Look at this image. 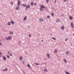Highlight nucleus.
Instances as JSON below:
<instances>
[{"mask_svg":"<svg viewBox=\"0 0 74 74\" xmlns=\"http://www.w3.org/2000/svg\"><path fill=\"white\" fill-rule=\"evenodd\" d=\"M19 59L20 60H23V58L22 57H21L19 58Z\"/></svg>","mask_w":74,"mask_h":74,"instance_id":"nucleus-8","label":"nucleus"},{"mask_svg":"<svg viewBox=\"0 0 74 74\" xmlns=\"http://www.w3.org/2000/svg\"><path fill=\"white\" fill-rule=\"evenodd\" d=\"M34 64H36V65H39V64H38L35 63Z\"/></svg>","mask_w":74,"mask_h":74,"instance_id":"nucleus-32","label":"nucleus"},{"mask_svg":"<svg viewBox=\"0 0 74 74\" xmlns=\"http://www.w3.org/2000/svg\"><path fill=\"white\" fill-rule=\"evenodd\" d=\"M52 38L54 40H56V38Z\"/></svg>","mask_w":74,"mask_h":74,"instance_id":"nucleus-26","label":"nucleus"},{"mask_svg":"<svg viewBox=\"0 0 74 74\" xmlns=\"http://www.w3.org/2000/svg\"><path fill=\"white\" fill-rule=\"evenodd\" d=\"M69 18L70 20H73V17L72 16H70Z\"/></svg>","mask_w":74,"mask_h":74,"instance_id":"nucleus-10","label":"nucleus"},{"mask_svg":"<svg viewBox=\"0 0 74 74\" xmlns=\"http://www.w3.org/2000/svg\"><path fill=\"white\" fill-rule=\"evenodd\" d=\"M11 22L12 25H14V21H11Z\"/></svg>","mask_w":74,"mask_h":74,"instance_id":"nucleus-15","label":"nucleus"},{"mask_svg":"<svg viewBox=\"0 0 74 74\" xmlns=\"http://www.w3.org/2000/svg\"><path fill=\"white\" fill-rule=\"evenodd\" d=\"M47 18H50V17L49 16H47Z\"/></svg>","mask_w":74,"mask_h":74,"instance_id":"nucleus-33","label":"nucleus"},{"mask_svg":"<svg viewBox=\"0 0 74 74\" xmlns=\"http://www.w3.org/2000/svg\"><path fill=\"white\" fill-rule=\"evenodd\" d=\"M64 62L66 63H67V60H66L64 59Z\"/></svg>","mask_w":74,"mask_h":74,"instance_id":"nucleus-21","label":"nucleus"},{"mask_svg":"<svg viewBox=\"0 0 74 74\" xmlns=\"http://www.w3.org/2000/svg\"><path fill=\"white\" fill-rule=\"evenodd\" d=\"M23 6L24 7H26V4H23Z\"/></svg>","mask_w":74,"mask_h":74,"instance_id":"nucleus-12","label":"nucleus"},{"mask_svg":"<svg viewBox=\"0 0 74 74\" xmlns=\"http://www.w3.org/2000/svg\"><path fill=\"white\" fill-rule=\"evenodd\" d=\"M29 36L30 37L32 36H31V35H30V34H29Z\"/></svg>","mask_w":74,"mask_h":74,"instance_id":"nucleus-31","label":"nucleus"},{"mask_svg":"<svg viewBox=\"0 0 74 74\" xmlns=\"http://www.w3.org/2000/svg\"><path fill=\"white\" fill-rule=\"evenodd\" d=\"M44 71L45 72H47V69H44Z\"/></svg>","mask_w":74,"mask_h":74,"instance_id":"nucleus-22","label":"nucleus"},{"mask_svg":"<svg viewBox=\"0 0 74 74\" xmlns=\"http://www.w3.org/2000/svg\"><path fill=\"white\" fill-rule=\"evenodd\" d=\"M33 0L34 1V0Z\"/></svg>","mask_w":74,"mask_h":74,"instance_id":"nucleus-48","label":"nucleus"},{"mask_svg":"<svg viewBox=\"0 0 74 74\" xmlns=\"http://www.w3.org/2000/svg\"><path fill=\"white\" fill-rule=\"evenodd\" d=\"M24 74H25V73H24Z\"/></svg>","mask_w":74,"mask_h":74,"instance_id":"nucleus-47","label":"nucleus"},{"mask_svg":"<svg viewBox=\"0 0 74 74\" xmlns=\"http://www.w3.org/2000/svg\"><path fill=\"white\" fill-rule=\"evenodd\" d=\"M3 59L4 60H7V59L4 56H3Z\"/></svg>","mask_w":74,"mask_h":74,"instance_id":"nucleus-6","label":"nucleus"},{"mask_svg":"<svg viewBox=\"0 0 74 74\" xmlns=\"http://www.w3.org/2000/svg\"><path fill=\"white\" fill-rule=\"evenodd\" d=\"M19 9V6H18L17 7H16V10H18Z\"/></svg>","mask_w":74,"mask_h":74,"instance_id":"nucleus-9","label":"nucleus"},{"mask_svg":"<svg viewBox=\"0 0 74 74\" xmlns=\"http://www.w3.org/2000/svg\"><path fill=\"white\" fill-rule=\"evenodd\" d=\"M47 56L48 57V58H49V54H47Z\"/></svg>","mask_w":74,"mask_h":74,"instance_id":"nucleus-23","label":"nucleus"},{"mask_svg":"<svg viewBox=\"0 0 74 74\" xmlns=\"http://www.w3.org/2000/svg\"><path fill=\"white\" fill-rule=\"evenodd\" d=\"M11 4L12 5V4H13V3L11 2Z\"/></svg>","mask_w":74,"mask_h":74,"instance_id":"nucleus-38","label":"nucleus"},{"mask_svg":"<svg viewBox=\"0 0 74 74\" xmlns=\"http://www.w3.org/2000/svg\"><path fill=\"white\" fill-rule=\"evenodd\" d=\"M7 25L8 26H10V22H8Z\"/></svg>","mask_w":74,"mask_h":74,"instance_id":"nucleus-24","label":"nucleus"},{"mask_svg":"<svg viewBox=\"0 0 74 74\" xmlns=\"http://www.w3.org/2000/svg\"><path fill=\"white\" fill-rule=\"evenodd\" d=\"M62 16H63V14H62Z\"/></svg>","mask_w":74,"mask_h":74,"instance_id":"nucleus-46","label":"nucleus"},{"mask_svg":"<svg viewBox=\"0 0 74 74\" xmlns=\"http://www.w3.org/2000/svg\"><path fill=\"white\" fill-rule=\"evenodd\" d=\"M21 4V1L18 0V6L19 7V5H20Z\"/></svg>","mask_w":74,"mask_h":74,"instance_id":"nucleus-3","label":"nucleus"},{"mask_svg":"<svg viewBox=\"0 0 74 74\" xmlns=\"http://www.w3.org/2000/svg\"><path fill=\"white\" fill-rule=\"evenodd\" d=\"M3 71H7V70H8V69H7V68H6L5 69H3Z\"/></svg>","mask_w":74,"mask_h":74,"instance_id":"nucleus-14","label":"nucleus"},{"mask_svg":"<svg viewBox=\"0 0 74 74\" xmlns=\"http://www.w3.org/2000/svg\"><path fill=\"white\" fill-rule=\"evenodd\" d=\"M51 15H52V16H53L54 14H53V13H51Z\"/></svg>","mask_w":74,"mask_h":74,"instance_id":"nucleus-28","label":"nucleus"},{"mask_svg":"<svg viewBox=\"0 0 74 74\" xmlns=\"http://www.w3.org/2000/svg\"><path fill=\"white\" fill-rule=\"evenodd\" d=\"M34 4V3H33V2H32L31 3V5H33Z\"/></svg>","mask_w":74,"mask_h":74,"instance_id":"nucleus-16","label":"nucleus"},{"mask_svg":"<svg viewBox=\"0 0 74 74\" xmlns=\"http://www.w3.org/2000/svg\"><path fill=\"white\" fill-rule=\"evenodd\" d=\"M61 29L62 30H64V26H62L61 27Z\"/></svg>","mask_w":74,"mask_h":74,"instance_id":"nucleus-11","label":"nucleus"},{"mask_svg":"<svg viewBox=\"0 0 74 74\" xmlns=\"http://www.w3.org/2000/svg\"><path fill=\"white\" fill-rule=\"evenodd\" d=\"M64 2H66V0H64Z\"/></svg>","mask_w":74,"mask_h":74,"instance_id":"nucleus-41","label":"nucleus"},{"mask_svg":"<svg viewBox=\"0 0 74 74\" xmlns=\"http://www.w3.org/2000/svg\"><path fill=\"white\" fill-rule=\"evenodd\" d=\"M41 41L42 42H43V40H42Z\"/></svg>","mask_w":74,"mask_h":74,"instance_id":"nucleus-43","label":"nucleus"},{"mask_svg":"<svg viewBox=\"0 0 74 74\" xmlns=\"http://www.w3.org/2000/svg\"><path fill=\"white\" fill-rule=\"evenodd\" d=\"M66 73L67 74H70V73L68 72L67 71H66Z\"/></svg>","mask_w":74,"mask_h":74,"instance_id":"nucleus-29","label":"nucleus"},{"mask_svg":"<svg viewBox=\"0 0 74 74\" xmlns=\"http://www.w3.org/2000/svg\"><path fill=\"white\" fill-rule=\"evenodd\" d=\"M10 34H13V32H10Z\"/></svg>","mask_w":74,"mask_h":74,"instance_id":"nucleus-20","label":"nucleus"},{"mask_svg":"<svg viewBox=\"0 0 74 74\" xmlns=\"http://www.w3.org/2000/svg\"><path fill=\"white\" fill-rule=\"evenodd\" d=\"M0 55H1V53L0 52Z\"/></svg>","mask_w":74,"mask_h":74,"instance_id":"nucleus-44","label":"nucleus"},{"mask_svg":"<svg viewBox=\"0 0 74 74\" xmlns=\"http://www.w3.org/2000/svg\"><path fill=\"white\" fill-rule=\"evenodd\" d=\"M54 2H55V3H56V0H55V1H54Z\"/></svg>","mask_w":74,"mask_h":74,"instance_id":"nucleus-40","label":"nucleus"},{"mask_svg":"<svg viewBox=\"0 0 74 74\" xmlns=\"http://www.w3.org/2000/svg\"><path fill=\"white\" fill-rule=\"evenodd\" d=\"M34 5H37V3H34Z\"/></svg>","mask_w":74,"mask_h":74,"instance_id":"nucleus-36","label":"nucleus"},{"mask_svg":"<svg viewBox=\"0 0 74 74\" xmlns=\"http://www.w3.org/2000/svg\"><path fill=\"white\" fill-rule=\"evenodd\" d=\"M43 8H45V7L43 5H40V10L41 11H43Z\"/></svg>","mask_w":74,"mask_h":74,"instance_id":"nucleus-1","label":"nucleus"},{"mask_svg":"<svg viewBox=\"0 0 74 74\" xmlns=\"http://www.w3.org/2000/svg\"><path fill=\"white\" fill-rule=\"evenodd\" d=\"M66 53L67 55H69V52H68V51H67L66 52Z\"/></svg>","mask_w":74,"mask_h":74,"instance_id":"nucleus-18","label":"nucleus"},{"mask_svg":"<svg viewBox=\"0 0 74 74\" xmlns=\"http://www.w3.org/2000/svg\"><path fill=\"white\" fill-rule=\"evenodd\" d=\"M60 21V19H57L56 21V22H59V21Z\"/></svg>","mask_w":74,"mask_h":74,"instance_id":"nucleus-13","label":"nucleus"},{"mask_svg":"<svg viewBox=\"0 0 74 74\" xmlns=\"http://www.w3.org/2000/svg\"><path fill=\"white\" fill-rule=\"evenodd\" d=\"M39 21L40 22H43L44 21V19L42 18H40L39 19Z\"/></svg>","mask_w":74,"mask_h":74,"instance_id":"nucleus-4","label":"nucleus"},{"mask_svg":"<svg viewBox=\"0 0 74 74\" xmlns=\"http://www.w3.org/2000/svg\"><path fill=\"white\" fill-rule=\"evenodd\" d=\"M68 39H66L65 40V41H67Z\"/></svg>","mask_w":74,"mask_h":74,"instance_id":"nucleus-35","label":"nucleus"},{"mask_svg":"<svg viewBox=\"0 0 74 74\" xmlns=\"http://www.w3.org/2000/svg\"><path fill=\"white\" fill-rule=\"evenodd\" d=\"M57 51H58L56 49L55 50H54V52L55 53H56V52H57Z\"/></svg>","mask_w":74,"mask_h":74,"instance_id":"nucleus-25","label":"nucleus"},{"mask_svg":"<svg viewBox=\"0 0 74 74\" xmlns=\"http://www.w3.org/2000/svg\"><path fill=\"white\" fill-rule=\"evenodd\" d=\"M46 3H48L49 2V0H46Z\"/></svg>","mask_w":74,"mask_h":74,"instance_id":"nucleus-27","label":"nucleus"},{"mask_svg":"<svg viewBox=\"0 0 74 74\" xmlns=\"http://www.w3.org/2000/svg\"><path fill=\"white\" fill-rule=\"evenodd\" d=\"M71 26L72 27H73V28H74V25H73V23L72 22L71 23Z\"/></svg>","mask_w":74,"mask_h":74,"instance_id":"nucleus-5","label":"nucleus"},{"mask_svg":"<svg viewBox=\"0 0 74 74\" xmlns=\"http://www.w3.org/2000/svg\"><path fill=\"white\" fill-rule=\"evenodd\" d=\"M8 53H10V52H9V51H8Z\"/></svg>","mask_w":74,"mask_h":74,"instance_id":"nucleus-45","label":"nucleus"},{"mask_svg":"<svg viewBox=\"0 0 74 74\" xmlns=\"http://www.w3.org/2000/svg\"><path fill=\"white\" fill-rule=\"evenodd\" d=\"M10 56H12V55H11V53L10 54Z\"/></svg>","mask_w":74,"mask_h":74,"instance_id":"nucleus-37","label":"nucleus"},{"mask_svg":"<svg viewBox=\"0 0 74 74\" xmlns=\"http://www.w3.org/2000/svg\"><path fill=\"white\" fill-rule=\"evenodd\" d=\"M23 64H25V62H24V61H23Z\"/></svg>","mask_w":74,"mask_h":74,"instance_id":"nucleus-39","label":"nucleus"},{"mask_svg":"<svg viewBox=\"0 0 74 74\" xmlns=\"http://www.w3.org/2000/svg\"><path fill=\"white\" fill-rule=\"evenodd\" d=\"M27 66L28 67H29V68H30V65L29 64H27Z\"/></svg>","mask_w":74,"mask_h":74,"instance_id":"nucleus-19","label":"nucleus"},{"mask_svg":"<svg viewBox=\"0 0 74 74\" xmlns=\"http://www.w3.org/2000/svg\"><path fill=\"white\" fill-rule=\"evenodd\" d=\"M1 45H2V43L1 42H0V46H1Z\"/></svg>","mask_w":74,"mask_h":74,"instance_id":"nucleus-34","label":"nucleus"},{"mask_svg":"<svg viewBox=\"0 0 74 74\" xmlns=\"http://www.w3.org/2000/svg\"><path fill=\"white\" fill-rule=\"evenodd\" d=\"M7 58H10V56H7Z\"/></svg>","mask_w":74,"mask_h":74,"instance_id":"nucleus-30","label":"nucleus"},{"mask_svg":"<svg viewBox=\"0 0 74 74\" xmlns=\"http://www.w3.org/2000/svg\"><path fill=\"white\" fill-rule=\"evenodd\" d=\"M26 11H27V8H26Z\"/></svg>","mask_w":74,"mask_h":74,"instance_id":"nucleus-42","label":"nucleus"},{"mask_svg":"<svg viewBox=\"0 0 74 74\" xmlns=\"http://www.w3.org/2000/svg\"><path fill=\"white\" fill-rule=\"evenodd\" d=\"M11 39H12V37H11V36H10L8 37L7 40H11Z\"/></svg>","mask_w":74,"mask_h":74,"instance_id":"nucleus-2","label":"nucleus"},{"mask_svg":"<svg viewBox=\"0 0 74 74\" xmlns=\"http://www.w3.org/2000/svg\"><path fill=\"white\" fill-rule=\"evenodd\" d=\"M26 8H30V5H28L26 6Z\"/></svg>","mask_w":74,"mask_h":74,"instance_id":"nucleus-7","label":"nucleus"},{"mask_svg":"<svg viewBox=\"0 0 74 74\" xmlns=\"http://www.w3.org/2000/svg\"><path fill=\"white\" fill-rule=\"evenodd\" d=\"M26 19H27V17H26V16L25 17L23 20L24 21H26Z\"/></svg>","mask_w":74,"mask_h":74,"instance_id":"nucleus-17","label":"nucleus"}]
</instances>
